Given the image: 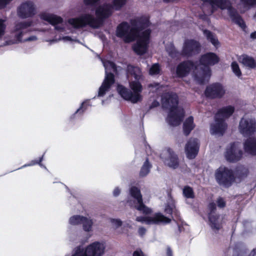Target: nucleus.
<instances>
[{
    "label": "nucleus",
    "mask_w": 256,
    "mask_h": 256,
    "mask_svg": "<svg viewBox=\"0 0 256 256\" xmlns=\"http://www.w3.org/2000/svg\"><path fill=\"white\" fill-rule=\"evenodd\" d=\"M40 18L48 22L50 24L55 26V29L59 32L64 31V26L62 24V18L57 15L42 12L40 15Z\"/></svg>",
    "instance_id": "17"
},
{
    "label": "nucleus",
    "mask_w": 256,
    "mask_h": 256,
    "mask_svg": "<svg viewBox=\"0 0 256 256\" xmlns=\"http://www.w3.org/2000/svg\"><path fill=\"white\" fill-rule=\"evenodd\" d=\"M160 66L158 64H154L152 65L149 70V74L151 76L158 74L160 72Z\"/></svg>",
    "instance_id": "36"
},
{
    "label": "nucleus",
    "mask_w": 256,
    "mask_h": 256,
    "mask_svg": "<svg viewBox=\"0 0 256 256\" xmlns=\"http://www.w3.org/2000/svg\"><path fill=\"white\" fill-rule=\"evenodd\" d=\"M138 232L140 236H143L146 232V230L144 227H140L138 228Z\"/></svg>",
    "instance_id": "48"
},
{
    "label": "nucleus",
    "mask_w": 256,
    "mask_h": 256,
    "mask_svg": "<svg viewBox=\"0 0 256 256\" xmlns=\"http://www.w3.org/2000/svg\"><path fill=\"white\" fill-rule=\"evenodd\" d=\"M4 22V20H0V38L3 36L5 32L6 26Z\"/></svg>",
    "instance_id": "41"
},
{
    "label": "nucleus",
    "mask_w": 256,
    "mask_h": 256,
    "mask_svg": "<svg viewBox=\"0 0 256 256\" xmlns=\"http://www.w3.org/2000/svg\"><path fill=\"white\" fill-rule=\"evenodd\" d=\"M225 94V90L220 84H214L207 86L205 90L206 97L214 98H220Z\"/></svg>",
    "instance_id": "21"
},
{
    "label": "nucleus",
    "mask_w": 256,
    "mask_h": 256,
    "mask_svg": "<svg viewBox=\"0 0 256 256\" xmlns=\"http://www.w3.org/2000/svg\"><path fill=\"white\" fill-rule=\"evenodd\" d=\"M184 196L188 198H192L194 197V192L192 188L186 186L183 188Z\"/></svg>",
    "instance_id": "35"
},
{
    "label": "nucleus",
    "mask_w": 256,
    "mask_h": 256,
    "mask_svg": "<svg viewBox=\"0 0 256 256\" xmlns=\"http://www.w3.org/2000/svg\"><path fill=\"white\" fill-rule=\"evenodd\" d=\"M150 168L151 165L150 164L148 160H146L140 170V176H146L149 173Z\"/></svg>",
    "instance_id": "34"
},
{
    "label": "nucleus",
    "mask_w": 256,
    "mask_h": 256,
    "mask_svg": "<svg viewBox=\"0 0 256 256\" xmlns=\"http://www.w3.org/2000/svg\"><path fill=\"white\" fill-rule=\"evenodd\" d=\"M110 222L116 228L120 226L122 224V222L119 219H112Z\"/></svg>",
    "instance_id": "42"
},
{
    "label": "nucleus",
    "mask_w": 256,
    "mask_h": 256,
    "mask_svg": "<svg viewBox=\"0 0 256 256\" xmlns=\"http://www.w3.org/2000/svg\"><path fill=\"white\" fill-rule=\"evenodd\" d=\"M62 40L64 42H77V40L75 39L72 38L71 37L69 36H62V38H60L58 39H53L50 40H47L48 42H50V44H52L53 42H56L58 41Z\"/></svg>",
    "instance_id": "39"
},
{
    "label": "nucleus",
    "mask_w": 256,
    "mask_h": 256,
    "mask_svg": "<svg viewBox=\"0 0 256 256\" xmlns=\"http://www.w3.org/2000/svg\"><path fill=\"white\" fill-rule=\"evenodd\" d=\"M166 50L169 56L172 58H178L180 54L176 49L174 44L170 42L166 44Z\"/></svg>",
    "instance_id": "30"
},
{
    "label": "nucleus",
    "mask_w": 256,
    "mask_h": 256,
    "mask_svg": "<svg viewBox=\"0 0 256 256\" xmlns=\"http://www.w3.org/2000/svg\"><path fill=\"white\" fill-rule=\"evenodd\" d=\"M126 76L130 88L132 92L122 86L119 85L117 88L118 94L123 98L134 104L142 101V86L140 80L142 78V74L140 68L133 65H128Z\"/></svg>",
    "instance_id": "4"
},
{
    "label": "nucleus",
    "mask_w": 256,
    "mask_h": 256,
    "mask_svg": "<svg viewBox=\"0 0 256 256\" xmlns=\"http://www.w3.org/2000/svg\"><path fill=\"white\" fill-rule=\"evenodd\" d=\"M36 14V8L32 1H26L22 3L18 8V16L22 18L34 16Z\"/></svg>",
    "instance_id": "13"
},
{
    "label": "nucleus",
    "mask_w": 256,
    "mask_h": 256,
    "mask_svg": "<svg viewBox=\"0 0 256 256\" xmlns=\"http://www.w3.org/2000/svg\"><path fill=\"white\" fill-rule=\"evenodd\" d=\"M241 4L238 6V8L241 12H244L248 10L250 6L256 4V0H240Z\"/></svg>",
    "instance_id": "29"
},
{
    "label": "nucleus",
    "mask_w": 256,
    "mask_h": 256,
    "mask_svg": "<svg viewBox=\"0 0 256 256\" xmlns=\"http://www.w3.org/2000/svg\"><path fill=\"white\" fill-rule=\"evenodd\" d=\"M164 211L168 214H172V208L170 206H167L165 208Z\"/></svg>",
    "instance_id": "47"
},
{
    "label": "nucleus",
    "mask_w": 256,
    "mask_h": 256,
    "mask_svg": "<svg viewBox=\"0 0 256 256\" xmlns=\"http://www.w3.org/2000/svg\"><path fill=\"white\" fill-rule=\"evenodd\" d=\"M194 118L192 116L188 117L184 122L183 128L184 132L186 136H188L190 134V132L194 128Z\"/></svg>",
    "instance_id": "27"
},
{
    "label": "nucleus",
    "mask_w": 256,
    "mask_h": 256,
    "mask_svg": "<svg viewBox=\"0 0 256 256\" xmlns=\"http://www.w3.org/2000/svg\"><path fill=\"white\" fill-rule=\"evenodd\" d=\"M72 256H87L85 248L77 247Z\"/></svg>",
    "instance_id": "37"
},
{
    "label": "nucleus",
    "mask_w": 256,
    "mask_h": 256,
    "mask_svg": "<svg viewBox=\"0 0 256 256\" xmlns=\"http://www.w3.org/2000/svg\"><path fill=\"white\" fill-rule=\"evenodd\" d=\"M204 34L213 45L216 46L218 44V42L216 36L210 31L207 30H204Z\"/></svg>",
    "instance_id": "33"
},
{
    "label": "nucleus",
    "mask_w": 256,
    "mask_h": 256,
    "mask_svg": "<svg viewBox=\"0 0 256 256\" xmlns=\"http://www.w3.org/2000/svg\"><path fill=\"white\" fill-rule=\"evenodd\" d=\"M104 67L105 68V78L99 88L98 96H103L106 92H108L112 85L114 83V76L111 72H115L116 68L114 63L110 61H104L101 59Z\"/></svg>",
    "instance_id": "7"
},
{
    "label": "nucleus",
    "mask_w": 256,
    "mask_h": 256,
    "mask_svg": "<svg viewBox=\"0 0 256 256\" xmlns=\"http://www.w3.org/2000/svg\"><path fill=\"white\" fill-rule=\"evenodd\" d=\"M244 151L251 155H256V138H250L244 143Z\"/></svg>",
    "instance_id": "25"
},
{
    "label": "nucleus",
    "mask_w": 256,
    "mask_h": 256,
    "mask_svg": "<svg viewBox=\"0 0 256 256\" xmlns=\"http://www.w3.org/2000/svg\"><path fill=\"white\" fill-rule=\"evenodd\" d=\"M200 45L198 42L192 40L184 41L180 54L184 56H190L198 52Z\"/></svg>",
    "instance_id": "19"
},
{
    "label": "nucleus",
    "mask_w": 256,
    "mask_h": 256,
    "mask_svg": "<svg viewBox=\"0 0 256 256\" xmlns=\"http://www.w3.org/2000/svg\"><path fill=\"white\" fill-rule=\"evenodd\" d=\"M87 256H103L106 252V244L102 241H96L85 247Z\"/></svg>",
    "instance_id": "15"
},
{
    "label": "nucleus",
    "mask_w": 256,
    "mask_h": 256,
    "mask_svg": "<svg viewBox=\"0 0 256 256\" xmlns=\"http://www.w3.org/2000/svg\"><path fill=\"white\" fill-rule=\"evenodd\" d=\"M32 24L30 20L17 22L13 30V34L15 38L16 42H20L35 41L37 40L36 36H32L24 38V36L28 31V28Z\"/></svg>",
    "instance_id": "8"
},
{
    "label": "nucleus",
    "mask_w": 256,
    "mask_h": 256,
    "mask_svg": "<svg viewBox=\"0 0 256 256\" xmlns=\"http://www.w3.org/2000/svg\"><path fill=\"white\" fill-rule=\"evenodd\" d=\"M200 144L198 139L190 138L186 142L184 150L186 157L189 159H194L196 156L199 150Z\"/></svg>",
    "instance_id": "20"
},
{
    "label": "nucleus",
    "mask_w": 256,
    "mask_h": 256,
    "mask_svg": "<svg viewBox=\"0 0 256 256\" xmlns=\"http://www.w3.org/2000/svg\"><path fill=\"white\" fill-rule=\"evenodd\" d=\"M194 64L190 62L186 61L180 63L178 65L176 68V74L179 77H184L187 76L189 72L194 68V72H196V68Z\"/></svg>",
    "instance_id": "22"
},
{
    "label": "nucleus",
    "mask_w": 256,
    "mask_h": 256,
    "mask_svg": "<svg viewBox=\"0 0 256 256\" xmlns=\"http://www.w3.org/2000/svg\"><path fill=\"white\" fill-rule=\"evenodd\" d=\"M82 228L83 230L86 232H92V225L94 224L93 220L90 218L84 216L82 220Z\"/></svg>",
    "instance_id": "31"
},
{
    "label": "nucleus",
    "mask_w": 256,
    "mask_h": 256,
    "mask_svg": "<svg viewBox=\"0 0 256 256\" xmlns=\"http://www.w3.org/2000/svg\"><path fill=\"white\" fill-rule=\"evenodd\" d=\"M160 156L164 164L168 167L174 169L178 168L179 162L178 156L170 148L162 150Z\"/></svg>",
    "instance_id": "16"
},
{
    "label": "nucleus",
    "mask_w": 256,
    "mask_h": 256,
    "mask_svg": "<svg viewBox=\"0 0 256 256\" xmlns=\"http://www.w3.org/2000/svg\"><path fill=\"white\" fill-rule=\"evenodd\" d=\"M136 220L146 224H167L171 222V218L164 216L160 212L150 216H138Z\"/></svg>",
    "instance_id": "11"
},
{
    "label": "nucleus",
    "mask_w": 256,
    "mask_h": 256,
    "mask_svg": "<svg viewBox=\"0 0 256 256\" xmlns=\"http://www.w3.org/2000/svg\"><path fill=\"white\" fill-rule=\"evenodd\" d=\"M43 156H42L40 158V160H39V162H36V163H38V164H40L41 166H42V164H41L40 162L42 161V158H43ZM36 164V162H34V163H33V164H28V165H24V166L22 167H25V166H31V165L34 164Z\"/></svg>",
    "instance_id": "51"
},
{
    "label": "nucleus",
    "mask_w": 256,
    "mask_h": 256,
    "mask_svg": "<svg viewBox=\"0 0 256 256\" xmlns=\"http://www.w3.org/2000/svg\"><path fill=\"white\" fill-rule=\"evenodd\" d=\"M10 3V0H0V8H4Z\"/></svg>",
    "instance_id": "45"
},
{
    "label": "nucleus",
    "mask_w": 256,
    "mask_h": 256,
    "mask_svg": "<svg viewBox=\"0 0 256 256\" xmlns=\"http://www.w3.org/2000/svg\"><path fill=\"white\" fill-rule=\"evenodd\" d=\"M148 17L145 16L130 19V24L123 22L119 24L116 30V35L124 42L129 43L136 40L133 46L134 52L139 55L146 53L150 42L151 30Z\"/></svg>",
    "instance_id": "1"
},
{
    "label": "nucleus",
    "mask_w": 256,
    "mask_h": 256,
    "mask_svg": "<svg viewBox=\"0 0 256 256\" xmlns=\"http://www.w3.org/2000/svg\"><path fill=\"white\" fill-rule=\"evenodd\" d=\"M120 192V190L119 188H116L113 191V195L115 196H118Z\"/></svg>",
    "instance_id": "49"
},
{
    "label": "nucleus",
    "mask_w": 256,
    "mask_h": 256,
    "mask_svg": "<svg viewBox=\"0 0 256 256\" xmlns=\"http://www.w3.org/2000/svg\"><path fill=\"white\" fill-rule=\"evenodd\" d=\"M99 0H84V2L86 5L93 4Z\"/></svg>",
    "instance_id": "46"
},
{
    "label": "nucleus",
    "mask_w": 256,
    "mask_h": 256,
    "mask_svg": "<svg viewBox=\"0 0 256 256\" xmlns=\"http://www.w3.org/2000/svg\"><path fill=\"white\" fill-rule=\"evenodd\" d=\"M225 10H228V14L234 22L238 24L242 28H245L246 26L244 20L238 14L236 10L232 7L230 2L228 3V6H226Z\"/></svg>",
    "instance_id": "24"
},
{
    "label": "nucleus",
    "mask_w": 256,
    "mask_h": 256,
    "mask_svg": "<svg viewBox=\"0 0 256 256\" xmlns=\"http://www.w3.org/2000/svg\"><path fill=\"white\" fill-rule=\"evenodd\" d=\"M159 106V102L157 100H154L151 105L150 106V108H154L156 107Z\"/></svg>",
    "instance_id": "50"
},
{
    "label": "nucleus",
    "mask_w": 256,
    "mask_h": 256,
    "mask_svg": "<svg viewBox=\"0 0 256 256\" xmlns=\"http://www.w3.org/2000/svg\"><path fill=\"white\" fill-rule=\"evenodd\" d=\"M254 17H255V18H256V15L254 16Z\"/></svg>",
    "instance_id": "54"
},
{
    "label": "nucleus",
    "mask_w": 256,
    "mask_h": 256,
    "mask_svg": "<svg viewBox=\"0 0 256 256\" xmlns=\"http://www.w3.org/2000/svg\"><path fill=\"white\" fill-rule=\"evenodd\" d=\"M248 174V169L244 166H240L238 167L234 174L235 181L240 182L245 178H246Z\"/></svg>",
    "instance_id": "26"
},
{
    "label": "nucleus",
    "mask_w": 256,
    "mask_h": 256,
    "mask_svg": "<svg viewBox=\"0 0 256 256\" xmlns=\"http://www.w3.org/2000/svg\"><path fill=\"white\" fill-rule=\"evenodd\" d=\"M219 58L213 52H208L202 56L200 64L196 68L194 72V80L200 84L208 82L211 72L209 66H213L217 64Z\"/></svg>",
    "instance_id": "5"
},
{
    "label": "nucleus",
    "mask_w": 256,
    "mask_h": 256,
    "mask_svg": "<svg viewBox=\"0 0 256 256\" xmlns=\"http://www.w3.org/2000/svg\"><path fill=\"white\" fill-rule=\"evenodd\" d=\"M130 194L134 200H128V203L130 206L135 207L138 210L142 212L144 214H148L152 212V210L148 208L146 206L142 200V196L139 189L135 186L130 188Z\"/></svg>",
    "instance_id": "10"
},
{
    "label": "nucleus",
    "mask_w": 256,
    "mask_h": 256,
    "mask_svg": "<svg viewBox=\"0 0 256 256\" xmlns=\"http://www.w3.org/2000/svg\"><path fill=\"white\" fill-rule=\"evenodd\" d=\"M238 130L244 136H252L256 132V122L252 118H242L240 122Z\"/></svg>",
    "instance_id": "12"
},
{
    "label": "nucleus",
    "mask_w": 256,
    "mask_h": 256,
    "mask_svg": "<svg viewBox=\"0 0 256 256\" xmlns=\"http://www.w3.org/2000/svg\"><path fill=\"white\" fill-rule=\"evenodd\" d=\"M89 102L88 100H86L82 104V106L76 112L75 114L76 113H83L86 109L88 106H89Z\"/></svg>",
    "instance_id": "40"
},
{
    "label": "nucleus",
    "mask_w": 256,
    "mask_h": 256,
    "mask_svg": "<svg viewBox=\"0 0 256 256\" xmlns=\"http://www.w3.org/2000/svg\"><path fill=\"white\" fill-rule=\"evenodd\" d=\"M217 204L218 207L224 208L226 206V202L222 198H219L217 200Z\"/></svg>",
    "instance_id": "43"
},
{
    "label": "nucleus",
    "mask_w": 256,
    "mask_h": 256,
    "mask_svg": "<svg viewBox=\"0 0 256 256\" xmlns=\"http://www.w3.org/2000/svg\"><path fill=\"white\" fill-rule=\"evenodd\" d=\"M216 182L225 187L230 186L235 182L234 174L232 170L224 166H220L215 172Z\"/></svg>",
    "instance_id": "9"
},
{
    "label": "nucleus",
    "mask_w": 256,
    "mask_h": 256,
    "mask_svg": "<svg viewBox=\"0 0 256 256\" xmlns=\"http://www.w3.org/2000/svg\"><path fill=\"white\" fill-rule=\"evenodd\" d=\"M167 256H172V251L169 248H167Z\"/></svg>",
    "instance_id": "52"
},
{
    "label": "nucleus",
    "mask_w": 256,
    "mask_h": 256,
    "mask_svg": "<svg viewBox=\"0 0 256 256\" xmlns=\"http://www.w3.org/2000/svg\"><path fill=\"white\" fill-rule=\"evenodd\" d=\"M84 216L80 215H74L71 216L69 219V224L71 225L76 226L82 224Z\"/></svg>",
    "instance_id": "32"
},
{
    "label": "nucleus",
    "mask_w": 256,
    "mask_h": 256,
    "mask_svg": "<svg viewBox=\"0 0 256 256\" xmlns=\"http://www.w3.org/2000/svg\"><path fill=\"white\" fill-rule=\"evenodd\" d=\"M225 10H228V14L234 22L238 24L242 28H245L246 26L244 20L238 14L236 10L232 7L230 2L228 3V6H226Z\"/></svg>",
    "instance_id": "23"
},
{
    "label": "nucleus",
    "mask_w": 256,
    "mask_h": 256,
    "mask_svg": "<svg viewBox=\"0 0 256 256\" xmlns=\"http://www.w3.org/2000/svg\"><path fill=\"white\" fill-rule=\"evenodd\" d=\"M132 256H145V255L140 249H136L134 251Z\"/></svg>",
    "instance_id": "44"
},
{
    "label": "nucleus",
    "mask_w": 256,
    "mask_h": 256,
    "mask_svg": "<svg viewBox=\"0 0 256 256\" xmlns=\"http://www.w3.org/2000/svg\"><path fill=\"white\" fill-rule=\"evenodd\" d=\"M242 152L238 143H234L228 146L224 154L226 160L230 162H236L240 160Z\"/></svg>",
    "instance_id": "14"
},
{
    "label": "nucleus",
    "mask_w": 256,
    "mask_h": 256,
    "mask_svg": "<svg viewBox=\"0 0 256 256\" xmlns=\"http://www.w3.org/2000/svg\"><path fill=\"white\" fill-rule=\"evenodd\" d=\"M250 38H256V31L252 32L250 34Z\"/></svg>",
    "instance_id": "53"
},
{
    "label": "nucleus",
    "mask_w": 256,
    "mask_h": 256,
    "mask_svg": "<svg viewBox=\"0 0 256 256\" xmlns=\"http://www.w3.org/2000/svg\"><path fill=\"white\" fill-rule=\"evenodd\" d=\"M126 0H114L112 6L108 4H104L98 6L96 14L97 18L91 14H84L76 18H70L68 24L74 28H80L88 26L93 28H98L100 26L102 20L110 16L113 10H120L126 3Z\"/></svg>",
    "instance_id": "2"
},
{
    "label": "nucleus",
    "mask_w": 256,
    "mask_h": 256,
    "mask_svg": "<svg viewBox=\"0 0 256 256\" xmlns=\"http://www.w3.org/2000/svg\"><path fill=\"white\" fill-rule=\"evenodd\" d=\"M232 68L234 73L238 77L242 75L241 71L240 69L238 63L236 62H232L231 64Z\"/></svg>",
    "instance_id": "38"
},
{
    "label": "nucleus",
    "mask_w": 256,
    "mask_h": 256,
    "mask_svg": "<svg viewBox=\"0 0 256 256\" xmlns=\"http://www.w3.org/2000/svg\"><path fill=\"white\" fill-rule=\"evenodd\" d=\"M148 88L150 92L160 94L162 92H165L162 96V104L164 108L170 110L167 121L172 126L179 125L184 117V112L182 108L178 107L177 95L172 92H166V88L157 83L148 84Z\"/></svg>",
    "instance_id": "3"
},
{
    "label": "nucleus",
    "mask_w": 256,
    "mask_h": 256,
    "mask_svg": "<svg viewBox=\"0 0 256 256\" xmlns=\"http://www.w3.org/2000/svg\"><path fill=\"white\" fill-rule=\"evenodd\" d=\"M216 208V204L214 202L210 203L208 205V209L210 210L209 214V224L214 231H217L222 228V218L220 216H218L214 212Z\"/></svg>",
    "instance_id": "18"
},
{
    "label": "nucleus",
    "mask_w": 256,
    "mask_h": 256,
    "mask_svg": "<svg viewBox=\"0 0 256 256\" xmlns=\"http://www.w3.org/2000/svg\"><path fill=\"white\" fill-rule=\"evenodd\" d=\"M239 60L244 66L250 68H254L256 66L254 60L248 56H242L240 58Z\"/></svg>",
    "instance_id": "28"
},
{
    "label": "nucleus",
    "mask_w": 256,
    "mask_h": 256,
    "mask_svg": "<svg viewBox=\"0 0 256 256\" xmlns=\"http://www.w3.org/2000/svg\"><path fill=\"white\" fill-rule=\"evenodd\" d=\"M234 111V108L231 106L220 109L215 116L214 123L211 125V134L218 136L222 135L227 128L224 120L232 116Z\"/></svg>",
    "instance_id": "6"
}]
</instances>
